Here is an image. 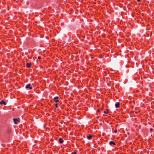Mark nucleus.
Here are the masks:
<instances>
[{"label":"nucleus","mask_w":154,"mask_h":154,"mask_svg":"<svg viewBox=\"0 0 154 154\" xmlns=\"http://www.w3.org/2000/svg\"><path fill=\"white\" fill-rule=\"evenodd\" d=\"M41 59V58L40 57H38V59Z\"/></svg>","instance_id":"4468645a"},{"label":"nucleus","mask_w":154,"mask_h":154,"mask_svg":"<svg viewBox=\"0 0 154 154\" xmlns=\"http://www.w3.org/2000/svg\"><path fill=\"white\" fill-rule=\"evenodd\" d=\"M59 100H55V102H56V103H57V102H59Z\"/></svg>","instance_id":"9b49d317"},{"label":"nucleus","mask_w":154,"mask_h":154,"mask_svg":"<svg viewBox=\"0 0 154 154\" xmlns=\"http://www.w3.org/2000/svg\"><path fill=\"white\" fill-rule=\"evenodd\" d=\"M109 144L110 145H115L116 144L115 143L112 141H110L109 142Z\"/></svg>","instance_id":"39448f33"},{"label":"nucleus","mask_w":154,"mask_h":154,"mask_svg":"<svg viewBox=\"0 0 154 154\" xmlns=\"http://www.w3.org/2000/svg\"><path fill=\"white\" fill-rule=\"evenodd\" d=\"M26 88H29V89L31 90L32 88V86H31V85L29 84H27L25 87Z\"/></svg>","instance_id":"f03ea898"},{"label":"nucleus","mask_w":154,"mask_h":154,"mask_svg":"<svg viewBox=\"0 0 154 154\" xmlns=\"http://www.w3.org/2000/svg\"><path fill=\"white\" fill-rule=\"evenodd\" d=\"M55 107L56 108H57L58 107V105L57 104H55Z\"/></svg>","instance_id":"f8f14e48"},{"label":"nucleus","mask_w":154,"mask_h":154,"mask_svg":"<svg viewBox=\"0 0 154 154\" xmlns=\"http://www.w3.org/2000/svg\"><path fill=\"white\" fill-rule=\"evenodd\" d=\"M117 132V130H116L115 131V133H116Z\"/></svg>","instance_id":"dca6fc26"},{"label":"nucleus","mask_w":154,"mask_h":154,"mask_svg":"<svg viewBox=\"0 0 154 154\" xmlns=\"http://www.w3.org/2000/svg\"><path fill=\"white\" fill-rule=\"evenodd\" d=\"M59 141L60 143H62L63 141V139L61 138H60L59 139Z\"/></svg>","instance_id":"0eeeda50"},{"label":"nucleus","mask_w":154,"mask_h":154,"mask_svg":"<svg viewBox=\"0 0 154 154\" xmlns=\"http://www.w3.org/2000/svg\"><path fill=\"white\" fill-rule=\"evenodd\" d=\"M72 154H76V153L75 152H73L72 153Z\"/></svg>","instance_id":"ddd939ff"},{"label":"nucleus","mask_w":154,"mask_h":154,"mask_svg":"<svg viewBox=\"0 0 154 154\" xmlns=\"http://www.w3.org/2000/svg\"><path fill=\"white\" fill-rule=\"evenodd\" d=\"M108 110L107 109L106 111H104V113L106 114H107L108 113Z\"/></svg>","instance_id":"1a4fd4ad"},{"label":"nucleus","mask_w":154,"mask_h":154,"mask_svg":"<svg viewBox=\"0 0 154 154\" xmlns=\"http://www.w3.org/2000/svg\"><path fill=\"white\" fill-rule=\"evenodd\" d=\"M152 130V128H150V131H151Z\"/></svg>","instance_id":"f3484780"},{"label":"nucleus","mask_w":154,"mask_h":154,"mask_svg":"<svg viewBox=\"0 0 154 154\" xmlns=\"http://www.w3.org/2000/svg\"><path fill=\"white\" fill-rule=\"evenodd\" d=\"M26 66L28 67H30L31 66V63H27Z\"/></svg>","instance_id":"6e6552de"},{"label":"nucleus","mask_w":154,"mask_h":154,"mask_svg":"<svg viewBox=\"0 0 154 154\" xmlns=\"http://www.w3.org/2000/svg\"><path fill=\"white\" fill-rule=\"evenodd\" d=\"M141 0H137V1L138 2H140Z\"/></svg>","instance_id":"2eb2a0df"},{"label":"nucleus","mask_w":154,"mask_h":154,"mask_svg":"<svg viewBox=\"0 0 154 154\" xmlns=\"http://www.w3.org/2000/svg\"><path fill=\"white\" fill-rule=\"evenodd\" d=\"M14 123L15 124H17L19 122V118H15L13 119Z\"/></svg>","instance_id":"f257e3e1"},{"label":"nucleus","mask_w":154,"mask_h":154,"mask_svg":"<svg viewBox=\"0 0 154 154\" xmlns=\"http://www.w3.org/2000/svg\"><path fill=\"white\" fill-rule=\"evenodd\" d=\"M92 136L91 135H90L87 137V138L88 140H91L92 139Z\"/></svg>","instance_id":"423d86ee"},{"label":"nucleus","mask_w":154,"mask_h":154,"mask_svg":"<svg viewBox=\"0 0 154 154\" xmlns=\"http://www.w3.org/2000/svg\"><path fill=\"white\" fill-rule=\"evenodd\" d=\"M120 103L119 102H117L115 105L116 108H119V107Z\"/></svg>","instance_id":"20e7f679"},{"label":"nucleus","mask_w":154,"mask_h":154,"mask_svg":"<svg viewBox=\"0 0 154 154\" xmlns=\"http://www.w3.org/2000/svg\"><path fill=\"white\" fill-rule=\"evenodd\" d=\"M58 98V97H54V99L55 100H57Z\"/></svg>","instance_id":"9d476101"},{"label":"nucleus","mask_w":154,"mask_h":154,"mask_svg":"<svg viewBox=\"0 0 154 154\" xmlns=\"http://www.w3.org/2000/svg\"><path fill=\"white\" fill-rule=\"evenodd\" d=\"M0 104L1 105H5L6 104V103L4 101L2 100L0 102Z\"/></svg>","instance_id":"7ed1b4c3"}]
</instances>
